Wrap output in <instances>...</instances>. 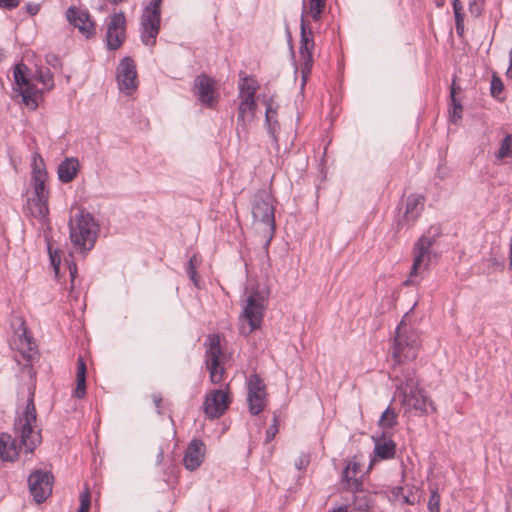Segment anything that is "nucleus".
<instances>
[{
  "mask_svg": "<svg viewBox=\"0 0 512 512\" xmlns=\"http://www.w3.org/2000/svg\"><path fill=\"white\" fill-rule=\"evenodd\" d=\"M91 496L88 489L80 494V507L78 512H89Z\"/></svg>",
  "mask_w": 512,
  "mask_h": 512,
  "instance_id": "40",
  "label": "nucleus"
},
{
  "mask_svg": "<svg viewBox=\"0 0 512 512\" xmlns=\"http://www.w3.org/2000/svg\"><path fill=\"white\" fill-rule=\"evenodd\" d=\"M424 197L421 194H411L405 200V209L403 216L399 219L398 224L403 226L412 225L421 215L424 208Z\"/></svg>",
  "mask_w": 512,
  "mask_h": 512,
  "instance_id": "20",
  "label": "nucleus"
},
{
  "mask_svg": "<svg viewBox=\"0 0 512 512\" xmlns=\"http://www.w3.org/2000/svg\"><path fill=\"white\" fill-rule=\"evenodd\" d=\"M66 262L68 264L69 274H70V278H71V289H73L74 282L77 277V267H76V264L72 261L69 262L68 260H66Z\"/></svg>",
  "mask_w": 512,
  "mask_h": 512,
  "instance_id": "47",
  "label": "nucleus"
},
{
  "mask_svg": "<svg viewBox=\"0 0 512 512\" xmlns=\"http://www.w3.org/2000/svg\"><path fill=\"white\" fill-rule=\"evenodd\" d=\"M228 354L226 353V356H225V359H226V362L228 361Z\"/></svg>",
  "mask_w": 512,
  "mask_h": 512,
  "instance_id": "64",
  "label": "nucleus"
},
{
  "mask_svg": "<svg viewBox=\"0 0 512 512\" xmlns=\"http://www.w3.org/2000/svg\"><path fill=\"white\" fill-rule=\"evenodd\" d=\"M323 12L324 10H307V6L305 5L304 15H310L314 22H318L321 20Z\"/></svg>",
  "mask_w": 512,
  "mask_h": 512,
  "instance_id": "48",
  "label": "nucleus"
},
{
  "mask_svg": "<svg viewBox=\"0 0 512 512\" xmlns=\"http://www.w3.org/2000/svg\"><path fill=\"white\" fill-rule=\"evenodd\" d=\"M403 503H405V504H412V502L410 501L408 496H404L403 497Z\"/></svg>",
  "mask_w": 512,
  "mask_h": 512,
  "instance_id": "61",
  "label": "nucleus"
},
{
  "mask_svg": "<svg viewBox=\"0 0 512 512\" xmlns=\"http://www.w3.org/2000/svg\"><path fill=\"white\" fill-rule=\"evenodd\" d=\"M252 215L265 226L275 227L274 198L267 191H259L252 204Z\"/></svg>",
  "mask_w": 512,
  "mask_h": 512,
  "instance_id": "12",
  "label": "nucleus"
},
{
  "mask_svg": "<svg viewBox=\"0 0 512 512\" xmlns=\"http://www.w3.org/2000/svg\"><path fill=\"white\" fill-rule=\"evenodd\" d=\"M504 90V84L502 80L494 75L491 79L490 83V93L493 97H498Z\"/></svg>",
  "mask_w": 512,
  "mask_h": 512,
  "instance_id": "39",
  "label": "nucleus"
},
{
  "mask_svg": "<svg viewBox=\"0 0 512 512\" xmlns=\"http://www.w3.org/2000/svg\"><path fill=\"white\" fill-rule=\"evenodd\" d=\"M470 11L475 16H478L481 13V9L479 7H475V2H470Z\"/></svg>",
  "mask_w": 512,
  "mask_h": 512,
  "instance_id": "55",
  "label": "nucleus"
},
{
  "mask_svg": "<svg viewBox=\"0 0 512 512\" xmlns=\"http://www.w3.org/2000/svg\"><path fill=\"white\" fill-rule=\"evenodd\" d=\"M450 101L451 108L449 109V121L456 124L462 118L463 106L456 97H453Z\"/></svg>",
  "mask_w": 512,
  "mask_h": 512,
  "instance_id": "35",
  "label": "nucleus"
},
{
  "mask_svg": "<svg viewBox=\"0 0 512 512\" xmlns=\"http://www.w3.org/2000/svg\"><path fill=\"white\" fill-rule=\"evenodd\" d=\"M436 242L435 236L423 234L413 246V264L409 277L404 281V285H413L418 283V270L422 265L428 266L431 260V247Z\"/></svg>",
  "mask_w": 512,
  "mask_h": 512,
  "instance_id": "9",
  "label": "nucleus"
},
{
  "mask_svg": "<svg viewBox=\"0 0 512 512\" xmlns=\"http://www.w3.org/2000/svg\"><path fill=\"white\" fill-rule=\"evenodd\" d=\"M201 264V258L198 257V255L194 254L189 262H188V265H187V268H186V271H187V274L189 276V278L191 279V281L193 282V284L199 288V281H200V277L199 275L197 274V268L200 266Z\"/></svg>",
  "mask_w": 512,
  "mask_h": 512,
  "instance_id": "32",
  "label": "nucleus"
},
{
  "mask_svg": "<svg viewBox=\"0 0 512 512\" xmlns=\"http://www.w3.org/2000/svg\"><path fill=\"white\" fill-rule=\"evenodd\" d=\"M512 156V134H507L501 141L498 151L495 153V157L498 160H502Z\"/></svg>",
  "mask_w": 512,
  "mask_h": 512,
  "instance_id": "33",
  "label": "nucleus"
},
{
  "mask_svg": "<svg viewBox=\"0 0 512 512\" xmlns=\"http://www.w3.org/2000/svg\"><path fill=\"white\" fill-rule=\"evenodd\" d=\"M266 102V109H271V120L277 118V107L273 106L272 98H269Z\"/></svg>",
  "mask_w": 512,
  "mask_h": 512,
  "instance_id": "51",
  "label": "nucleus"
},
{
  "mask_svg": "<svg viewBox=\"0 0 512 512\" xmlns=\"http://www.w3.org/2000/svg\"><path fill=\"white\" fill-rule=\"evenodd\" d=\"M506 74L508 77L512 76V58H509V66H508Z\"/></svg>",
  "mask_w": 512,
  "mask_h": 512,
  "instance_id": "60",
  "label": "nucleus"
},
{
  "mask_svg": "<svg viewBox=\"0 0 512 512\" xmlns=\"http://www.w3.org/2000/svg\"><path fill=\"white\" fill-rule=\"evenodd\" d=\"M237 121L242 125L251 122L256 113L257 103L255 99L239 98Z\"/></svg>",
  "mask_w": 512,
  "mask_h": 512,
  "instance_id": "28",
  "label": "nucleus"
},
{
  "mask_svg": "<svg viewBox=\"0 0 512 512\" xmlns=\"http://www.w3.org/2000/svg\"><path fill=\"white\" fill-rule=\"evenodd\" d=\"M247 401L252 415L260 414L266 406V386L257 374H252L247 380Z\"/></svg>",
  "mask_w": 512,
  "mask_h": 512,
  "instance_id": "15",
  "label": "nucleus"
},
{
  "mask_svg": "<svg viewBox=\"0 0 512 512\" xmlns=\"http://www.w3.org/2000/svg\"><path fill=\"white\" fill-rule=\"evenodd\" d=\"M268 293L259 289L253 290L247 298L243 313L239 318V332L247 337L261 328L267 304Z\"/></svg>",
  "mask_w": 512,
  "mask_h": 512,
  "instance_id": "4",
  "label": "nucleus"
},
{
  "mask_svg": "<svg viewBox=\"0 0 512 512\" xmlns=\"http://www.w3.org/2000/svg\"><path fill=\"white\" fill-rule=\"evenodd\" d=\"M80 170V163L77 158L69 157L58 166V177L62 183L71 182Z\"/></svg>",
  "mask_w": 512,
  "mask_h": 512,
  "instance_id": "25",
  "label": "nucleus"
},
{
  "mask_svg": "<svg viewBox=\"0 0 512 512\" xmlns=\"http://www.w3.org/2000/svg\"><path fill=\"white\" fill-rule=\"evenodd\" d=\"M204 443L199 439H193L184 455L183 463L186 469L193 471L198 468L204 459Z\"/></svg>",
  "mask_w": 512,
  "mask_h": 512,
  "instance_id": "22",
  "label": "nucleus"
},
{
  "mask_svg": "<svg viewBox=\"0 0 512 512\" xmlns=\"http://www.w3.org/2000/svg\"><path fill=\"white\" fill-rule=\"evenodd\" d=\"M44 238L47 243V249L49 253V258L51 265L54 268L55 274L58 275L61 263V251L58 249H53L51 245V237L47 231H44Z\"/></svg>",
  "mask_w": 512,
  "mask_h": 512,
  "instance_id": "31",
  "label": "nucleus"
},
{
  "mask_svg": "<svg viewBox=\"0 0 512 512\" xmlns=\"http://www.w3.org/2000/svg\"><path fill=\"white\" fill-rule=\"evenodd\" d=\"M326 0H308L307 10H325Z\"/></svg>",
  "mask_w": 512,
  "mask_h": 512,
  "instance_id": "45",
  "label": "nucleus"
},
{
  "mask_svg": "<svg viewBox=\"0 0 512 512\" xmlns=\"http://www.w3.org/2000/svg\"><path fill=\"white\" fill-rule=\"evenodd\" d=\"M274 232H275V227H270V226H266V231H264V238H265V241H264V244H263V248L267 251L268 248H269V245L273 239V236H274Z\"/></svg>",
  "mask_w": 512,
  "mask_h": 512,
  "instance_id": "43",
  "label": "nucleus"
},
{
  "mask_svg": "<svg viewBox=\"0 0 512 512\" xmlns=\"http://www.w3.org/2000/svg\"><path fill=\"white\" fill-rule=\"evenodd\" d=\"M136 65L130 57H125L118 67L119 89L127 95H131L137 88Z\"/></svg>",
  "mask_w": 512,
  "mask_h": 512,
  "instance_id": "17",
  "label": "nucleus"
},
{
  "mask_svg": "<svg viewBox=\"0 0 512 512\" xmlns=\"http://www.w3.org/2000/svg\"><path fill=\"white\" fill-rule=\"evenodd\" d=\"M455 26H456L457 34L462 36L464 33V23H458V24H455Z\"/></svg>",
  "mask_w": 512,
  "mask_h": 512,
  "instance_id": "57",
  "label": "nucleus"
},
{
  "mask_svg": "<svg viewBox=\"0 0 512 512\" xmlns=\"http://www.w3.org/2000/svg\"><path fill=\"white\" fill-rule=\"evenodd\" d=\"M46 62H47V64H49L53 68L61 67L60 58L57 55L53 54V53H50V54L46 55Z\"/></svg>",
  "mask_w": 512,
  "mask_h": 512,
  "instance_id": "46",
  "label": "nucleus"
},
{
  "mask_svg": "<svg viewBox=\"0 0 512 512\" xmlns=\"http://www.w3.org/2000/svg\"><path fill=\"white\" fill-rule=\"evenodd\" d=\"M401 324L396 327L393 356L397 362L413 361L420 347L419 336L416 332L406 329L401 331Z\"/></svg>",
  "mask_w": 512,
  "mask_h": 512,
  "instance_id": "8",
  "label": "nucleus"
},
{
  "mask_svg": "<svg viewBox=\"0 0 512 512\" xmlns=\"http://www.w3.org/2000/svg\"><path fill=\"white\" fill-rule=\"evenodd\" d=\"M37 413L32 398L27 401L23 416L15 419L14 431L26 453H31L41 443L40 430L36 429Z\"/></svg>",
  "mask_w": 512,
  "mask_h": 512,
  "instance_id": "5",
  "label": "nucleus"
},
{
  "mask_svg": "<svg viewBox=\"0 0 512 512\" xmlns=\"http://www.w3.org/2000/svg\"><path fill=\"white\" fill-rule=\"evenodd\" d=\"M20 325L19 329L17 331L18 333V350L23 357V359L27 362L26 365H24V369L28 370V374L32 376L33 369L31 367V363L37 354V351L35 350L36 345L32 340V337L28 334L27 328L25 327V323L23 320H19Z\"/></svg>",
  "mask_w": 512,
  "mask_h": 512,
  "instance_id": "19",
  "label": "nucleus"
},
{
  "mask_svg": "<svg viewBox=\"0 0 512 512\" xmlns=\"http://www.w3.org/2000/svg\"><path fill=\"white\" fill-rule=\"evenodd\" d=\"M460 89L455 82V79L452 81L451 87H450V99H453V97H456L457 90Z\"/></svg>",
  "mask_w": 512,
  "mask_h": 512,
  "instance_id": "54",
  "label": "nucleus"
},
{
  "mask_svg": "<svg viewBox=\"0 0 512 512\" xmlns=\"http://www.w3.org/2000/svg\"><path fill=\"white\" fill-rule=\"evenodd\" d=\"M437 7H441L444 3V0H435Z\"/></svg>",
  "mask_w": 512,
  "mask_h": 512,
  "instance_id": "62",
  "label": "nucleus"
},
{
  "mask_svg": "<svg viewBox=\"0 0 512 512\" xmlns=\"http://www.w3.org/2000/svg\"><path fill=\"white\" fill-rule=\"evenodd\" d=\"M162 0H151L141 15V41L146 46H154L160 31Z\"/></svg>",
  "mask_w": 512,
  "mask_h": 512,
  "instance_id": "7",
  "label": "nucleus"
},
{
  "mask_svg": "<svg viewBox=\"0 0 512 512\" xmlns=\"http://www.w3.org/2000/svg\"><path fill=\"white\" fill-rule=\"evenodd\" d=\"M126 19L123 12L110 16L107 23L106 42L110 50L119 49L126 38Z\"/></svg>",
  "mask_w": 512,
  "mask_h": 512,
  "instance_id": "16",
  "label": "nucleus"
},
{
  "mask_svg": "<svg viewBox=\"0 0 512 512\" xmlns=\"http://www.w3.org/2000/svg\"><path fill=\"white\" fill-rule=\"evenodd\" d=\"M225 398H226V409H227L229 404H230V402L232 401V398H231L229 390H228V384H226V395H225Z\"/></svg>",
  "mask_w": 512,
  "mask_h": 512,
  "instance_id": "59",
  "label": "nucleus"
},
{
  "mask_svg": "<svg viewBox=\"0 0 512 512\" xmlns=\"http://www.w3.org/2000/svg\"><path fill=\"white\" fill-rule=\"evenodd\" d=\"M304 11H305V1L303 0L302 4V13L300 18V46H299V54H300V60H301V78L302 83L301 87L304 88L305 83L307 79L309 78L314 59H313V51L315 48V41L313 38V31L312 29L307 25L305 18H304Z\"/></svg>",
  "mask_w": 512,
  "mask_h": 512,
  "instance_id": "6",
  "label": "nucleus"
},
{
  "mask_svg": "<svg viewBox=\"0 0 512 512\" xmlns=\"http://www.w3.org/2000/svg\"><path fill=\"white\" fill-rule=\"evenodd\" d=\"M285 35H286L291 58H292L293 62L295 63V51H294V46H293V38H292V34H291L288 23H286V25H285Z\"/></svg>",
  "mask_w": 512,
  "mask_h": 512,
  "instance_id": "41",
  "label": "nucleus"
},
{
  "mask_svg": "<svg viewBox=\"0 0 512 512\" xmlns=\"http://www.w3.org/2000/svg\"><path fill=\"white\" fill-rule=\"evenodd\" d=\"M239 98L255 99V95L258 89V85L255 83L252 77H243L238 85Z\"/></svg>",
  "mask_w": 512,
  "mask_h": 512,
  "instance_id": "30",
  "label": "nucleus"
},
{
  "mask_svg": "<svg viewBox=\"0 0 512 512\" xmlns=\"http://www.w3.org/2000/svg\"><path fill=\"white\" fill-rule=\"evenodd\" d=\"M398 396L405 414L414 413V415L423 416L433 413L436 410L432 400L426 395L422 388L412 393L407 392Z\"/></svg>",
  "mask_w": 512,
  "mask_h": 512,
  "instance_id": "11",
  "label": "nucleus"
},
{
  "mask_svg": "<svg viewBox=\"0 0 512 512\" xmlns=\"http://www.w3.org/2000/svg\"><path fill=\"white\" fill-rule=\"evenodd\" d=\"M203 406L207 417L211 419L220 417L224 413V390L216 389L210 392Z\"/></svg>",
  "mask_w": 512,
  "mask_h": 512,
  "instance_id": "23",
  "label": "nucleus"
},
{
  "mask_svg": "<svg viewBox=\"0 0 512 512\" xmlns=\"http://www.w3.org/2000/svg\"><path fill=\"white\" fill-rule=\"evenodd\" d=\"M66 18L68 22L76 27L86 38H90L95 35V24L91 20L90 14L87 11L76 7H69L66 11Z\"/></svg>",
  "mask_w": 512,
  "mask_h": 512,
  "instance_id": "18",
  "label": "nucleus"
},
{
  "mask_svg": "<svg viewBox=\"0 0 512 512\" xmlns=\"http://www.w3.org/2000/svg\"><path fill=\"white\" fill-rule=\"evenodd\" d=\"M374 452L382 460L392 459L396 453V444L391 438H387L383 432L379 437H373Z\"/></svg>",
  "mask_w": 512,
  "mask_h": 512,
  "instance_id": "24",
  "label": "nucleus"
},
{
  "mask_svg": "<svg viewBox=\"0 0 512 512\" xmlns=\"http://www.w3.org/2000/svg\"><path fill=\"white\" fill-rule=\"evenodd\" d=\"M441 497L436 488H430V496L427 504L428 512H440Z\"/></svg>",
  "mask_w": 512,
  "mask_h": 512,
  "instance_id": "37",
  "label": "nucleus"
},
{
  "mask_svg": "<svg viewBox=\"0 0 512 512\" xmlns=\"http://www.w3.org/2000/svg\"><path fill=\"white\" fill-rule=\"evenodd\" d=\"M265 126L267 128L268 134L273 138L274 141H277V133L279 131V123L277 118L271 120V109L267 108L265 111Z\"/></svg>",
  "mask_w": 512,
  "mask_h": 512,
  "instance_id": "36",
  "label": "nucleus"
},
{
  "mask_svg": "<svg viewBox=\"0 0 512 512\" xmlns=\"http://www.w3.org/2000/svg\"><path fill=\"white\" fill-rule=\"evenodd\" d=\"M491 261H492L493 264H497L496 259H491Z\"/></svg>",
  "mask_w": 512,
  "mask_h": 512,
  "instance_id": "63",
  "label": "nucleus"
},
{
  "mask_svg": "<svg viewBox=\"0 0 512 512\" xmlns=\"http://www.w3.org/2000/svg\"><path fill=\"white\" fill-rule=\"evenodd\" d=\"M310 463V456L308 454L302 453L298 459L295 461V467L300 471L305 469Z\"/></svg>",
  "mask_w": 512,
  "mask_h": 512,
  "instance_id": "42",
  "label": "nucleus"
},
{
  "mask_svg": "<svg viewBox=\"0 0 512 512\" xmlns=\"http://www.w3.org/2000/svg\"><path fill=\"white\" fill-rule=\"evenodd\" d=\"M16 439L9 434L0 433V458L3 461H14L19 455Z\"/></svg>",
  "mask_w": 512,
  "mask_h": 512,
  "instance_id": "26",
  "label": "nucleus"
},
{
  "mask_svg": "<svg viewBox=\"0 0 512 512\" xmlns=\"http://www.w3.org/2000/svg\"><path fill=\"white\" fill-rule=\"evenodd\" d=\"M455 17V24L464 23V15L462 11H453Z\"/></svg>",
  "mask_w": 512,
  "mask_h": 512,
  "instance_id": "53",
  "label": "nucleus"
},
{
  "mask_svg": "<svg viewBox=\"0 0 512 512\" xmlns=\"http://www.w3.org/2000/svg\"><path fill=\"white\" fill-rule=\"evenodd\" d=\"M420 389L419 380L416 377V372L414 369H406L402 374V379L396 385V393L398 395L404 393H412L413 391H417Z\"/></svg>",
  "mask_w": 512,
  "mask_h": 512,
  "instance_id": "27",
  "label": "nucleus"
},
{
  "mask_svg": "<svg viewBox=\"0 0 512 512\" xmlns=\"http://www.w3.org/2000/svg\"><path fill=\"white\" fill-rule=\"evenodd\" d=\"M70 240L74 248L80 252L90 251L96 242L98 225L93 216L83 210L70 218Z\"/></svg>",
  "mask_w": 512,
  "mask_h": 512,
  "instance_id": "3",
  "label": "nucleus"
},
{
  "mask_svg": "<svg viewBox=\"0 0 512 512\" xmlns=\"http://www.w3.org/2000/svg\"><path fill=\"white\" fill-rule=\"evenodd\" d=\"M86 371V363L79 356L77 359L76 387L74 389V395L77 398H83L86 395Z\"/></svg>",
  "mask_w": 512,
  "mask_h": 512,
  "instance_id": "29",
  "label": "nucleus"
},
{
  "mask_svg": "<svg viewBox=\"0 0 512 512\" xmlns=\"http://www.w3.org/2000/svg\"><path fill=\"white\" fill-rule=\"evenodd\" d=\"M452 7H453V11H462V6L460 3V0H453Z\"/></svg>",
  "mask_w": 512,
  "mask_h": 512,
  "instance_id": "56",
  "label": "nucleus"
},
{
  "mask_svg": "<svg viewBox=\"0 0 512 512\" xmlns=\"http://www.w3.org/2000/svg\"><path fill=\"white\" fill-rule=\"evenodd\" d=\"M152 399H153V402H154V404H155V406L157 408L158 413L160 414L161 413L160 412V407H161L160 405H161V402H162L161 395L160 394H153L152 395Z\"/></svg>",
  "mask_w": 512,
  "mask_h": 512,
  "instance_id": "52",
  "label": "nucleus"
},
{
  "mask_svg": "<svg viewBox=\"0 0 512 512\" xmlns=\"http://www.w3.org/2000/svg\"><path fill=\"white\" fill-rule=\"evenodd\" d=\"M47 178L48 174L44 160L39 154L35 153L32 163L33 193L27 199V211L29 216L38 219L43 226H46L44 231L49 233L51 228L48 219L49 191L46 188Z\"/></svg>",
  "mask_w": 512,
  "mask_h": 512,
  "instance_id": "2",
  "label": "nucleus"
},
{
  "mask_svg": "<svg viewBox=\"0 0 512 512\" xmlns=\"http://www.w3.org/2000/svg\"><path fill=\"white\" fill-rule=\"evenodd\" d=\"M29 73L30 69L24 63H19L14 67V90L21 97L25 106L35 110L43 91L53 89L54 79L48 68H38L33 76H30Z\"/></svg>",
  "mask_w": 512,
  "mask_h": 512,
  "instance_id": "1",
  "label": "nucleus"
},
{
  "mask_svg": "<svg viewBox=\"0 0 512 512\" xmlns=\"http://www.w3.org/2000/svg\"><path fill=\"white\" fill-rule=\"evenodd\" d=\"M342 480L345 482L344 488L353 493V510L367 512L374 504V497L372 493L363 489L362 479L350 477L348 467L342 472Z\"/></svg>",
  "mask_w": 512,
  "mask_h": 512,
  "instance_id": "10",
  "label": "nucleus"
},
{
  "mask_svg": "<svg viewBox=\"0 0 512 512\" xmlns=\"http://www.w3.org/2000/svg\"><path fill=\"white\" fill-rule=\"evenodd\" d=\"M53 475L48 471L34 470L28 477V486L36 503H43L52 493Z\"/></svg>",
  "mask_w": 512,
  "mask_h": 512,
  "instance_id": "13",
  "label": "nucleus"
},
{
  "mask_svg": "<svg viewBox=\"0 0 512 512\" xmlns=\"http://www.w3.org/2000/svg\"><path fill=\"white\" fill-rule=\"evenodd\" d=\"M208 348L206 350V366L210 374V380L218 384L224 377V366L221 365L219 357L222 354L219 335L208 337Z\"/></svg>",
  "mask_w": 512,
  "mask_h": 512,
  "instance_id": "14",
  "label": "nucleus"
},
{
  "mask_svg": "<svg viewBox=\"0 0 512 512\" xmlns=\"http://www.w3.org/2000/svg\"><path fill=\"white\" fill-rule=\"evenodd\" d=\"M278 431H279V415L276 412H274L273 418H272V423L266 430L265 443L267 444V443L271 442L274 439L275 435L278 433Z\"/></svg>",
  "mask_w": 512,
  "mask_h": 512,
  "instance_id": "38",
  "label": "nucleus"
},
{
  "mask_svg": "<svg viewBox=\"0 0 512 512\" xmlns=\"http://www.w3.org/2000/svg\"><path fill=\"white\" fill-rule=\"evenodd\" d=\"M349 467V476L350 477H353V478H356V474L358 473L359 471V465L355 462H350L344 469H347Z\"/></svg>",
  "mask_w": 512,
  "mask_h": 512,
  "instance_id": "50",
  "label": "nucleus"
},
{
  "mask_svg": "<svg viewBox=\"0 0 512 512\" xmlns=\"http://www.w3.org/2000/svg\"><path fill=\"white\" fill-rule=\"evenodd\" d=\"M25 10L29 15L34 16L39 12L40 5L36 3H28L25 7Z\"/></svg>",
  "mask_w": 512,
  "mask_h": 512,
  "instance_id": "49",
  "label": "nucleus"
},
{
  "mask_svg": "<svg viewBox=\"0 0 512 512\" xmlns=\"http://www.w3.org/2000/svg\"><path fill=\"white\" fill-rule=\"evenodd\" d=\"M194 91L201 103L211 108L214 106L216 83L212 78L206 75L198 76L194 81Z\"/></svg>",
  "mask_w": 512,
  "mask_h": 512,
  "instance_id": "21",
  "label": "nucleus"
},
{
  "mask_svg": "<svg viewBox=\"0 0 512 512\" xmlns=\"http://www.w3.org/2000/svg\"><path fill=\"white\" fill-rule=\"evenodd\" d=\"M21 3V0H0V9L2 10H13L17 8Z\"/></svg>",
  "mask_w": 512,
  "mask_h": 512,
  "instance_id": "44",
  "label": "nucleus"
},
{
  "mask_svg": "<svg viewBox=\"0 0 512 512\" xmlns=\"http://www.w3.org/2000/svg\"><path fill=\"white\" fill-rule=\"evenodd\" d=\"M509 268L512 269V237L509 243Z\"/></svg>",
  "mask_w": 512,
  "mask_h": 512,
  "instance_id": "58",
  "label": "nucleus"
},
{
  "mask_svg": "<svg viewBox=\"0 0 512 512\" xmlns=\"http://www.w3.org/2000/svg\"><path fill=\"white\" fill-rule=\"evenodd\" d=\"M397 424L396 413L390 407H387L379 419V425L384 429H391Z\"/></svg>",
  "mask_w": 512,
  "mask_h": 512,
  "instance_id": "34",
  "label": "nucleus"
}]
</instances>
